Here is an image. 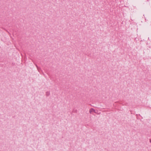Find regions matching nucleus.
I'll list each match as a JSON object with an SVG mask.
<instances>
[{
  "label": "nucleus",
  "mask_w": 151,
  "mask_h": 151,
  "mask_svg": "<svg viewBox=\"0 0 151 151\" xmlns=\"http://www.w3.org/2000/svg\"><path fill=\"white\" fill-rule=\"evenodd\" d=\"M150 142L151 143V140L150 141Z\"/></svg>",
  "instance_id": "3"
},
{
  "label": "nucleus",
  "mask_w": 151,
  "mask_h": 151,
  "mask_svg": "<svg viewBox=\"0 0 151 151\" xmlns=\"http://www.w3.org/2000/svg\"><path fill=\"white\" fill-rule=\"evenodd\" d=\"M49 94V93L48 92H47V94H48H48Z\"/></svg>",
  "instance_id": "2"
},
{
  "label": "nucleus",
  "mask_w": 151,
  "mask_h": 151,
  "mask_svg": "<svg viewBox=\"0 0 151 151\" xmlns=\"http://www.w3.org/2000/svg\"><path fill=\"white\" fill-rule=\"evenodd\" d=\"M93 112H94V113H96L95 111V110L93 108L90 109L89 110L90 113V114H91Z\"/></svg>",
  "instance_id": "1"
}]
</instances>
